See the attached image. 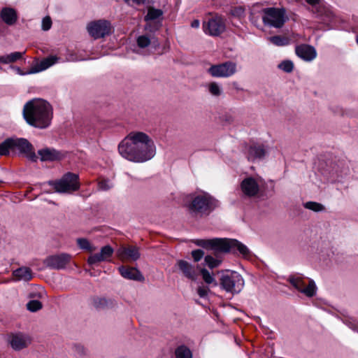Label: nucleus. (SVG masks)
<instances>
[{"mask_svg":"<svg viewBox=\"0 0 358 358\" xmlns=\"http://www.w3.org/2000/svg\"><path fill=\"white\" fill-rule=\"evenodd\" d=\"M176 358H192L191 350L185 345L178 346L175 351Z\"/></svg>","mask_w":358,"mask_h":358,"instance_id":"nucleus-27","label":"nucleus"},{"mask_svg":"<svg viewBox=\"0 0 358 358\" xmlns=\"http://www.w3.org/2000/svg\"><path fill=\"white\" fill-rule=\"evenodd\" d=\"M120 154L134 162H145L156 154L154 141L145 133L131 132L118 146Z\"/></svg>","mask_w":358,"mask_h":358,"instance_id":"nucleus-1","label":"nucleus"},{"mask_svg":"<svg viewBox=\"0 0 358 358\" xmlns=\"http://www.w3.org/2000/svg\"><path fill=\"white\" fill-rule=\"evenodd\" d=\"M113 187V184L109 179H103L98 182V188L101 191H108Z\"/></svg>","mask_w":358,"mask_h":358,"instance_id":"nucleus-37","label":"nucleus"},{"mask_svg":"<svg viewBox=\"0 0 358 358\" xmlns=\"http://www.w3.org/2000/svg\"><path fill=\"white\" fill-rule=\"evenodd\" d=\"M1 20L8 26L14 25L17 20L16 10L10 7H4L0 13Z\"/></svg>","mask_w":358,"mask_h":358,"instance_id":"nucleus-22","label":"nucleus"},{"mask_svg":"<svg viewBox=\"0 0 358 358\" xmlns=\"http://www.w3.org/2000/svg\"><path fill=\"white\" fill-rule=\"evenodd\" d=\"M264 13L262 21L265 25L275 28H281L286 22L285 10L274 7L262 10Z\"/></svg>","mask_w":358,"mask_h":358,"instance_id":"nucleus-7","label":"nucleus"},{"mask_svg":"<svg viewBox=\"0 0 358 358\" xmlns=\"http://www.w3.org/2000/svg\"><path fill=\"white\" fill-rule=\"evenodd\" d=\"M191 254L195 262H199L204 256V252L201 249L192 250Z\"/></svg>","mask_w":358,"mask_h":358,"instance_id":"nucleus-46","label":"nucleus"},{"mask_svg":"<svg viewBox=\"0 0 358 358\" xmlns=\"http://www.w3.org/2000/svg\"><path fill=\"white\" fill-rule=\"evenodd\" d=\"M120 275L125 279L143 282L145 280L141 272L135 267L121 266L118 268Z\"/></svg>","mask_w":358,"mask_h":358,"instance_id":"nucleus-17","label":"nucleus"},{"mask_svg":"<svg viewBox=\"0 0 358 358\" xmlns=\"http://www.w3.org/2000/svg\"><path fill=\"white\" fill-rule=\"evenodd\" d=\"M241 189L243 193L248 197H254L259 191V186L252 177H247L241 182Z\"/></svg>","mask_w":358,"mask_h":358,"instance_id":"nucleus-13","label":"nucleus"},{"mask_svg":"<svg viewBox=\"0 0 358 358\" xmlns=\"http://www.w3.org/2000/svg\"><path fill=\"white\" fill-rule=\"evenodd\" d=\"M59 60V57L55 55H50L40 62L37 63L35 66H32L28 71L27 73H36L44 71L49 67L56 64Z\"/></svg>","mask_w":358,"mask_h":358,"instance_id":"nucleus-20","label":"nucleus"},{"mask_svg":"<svg viewBox=\"0 0 358 358\" xmlns=\"http://www.w3.org/2000/svg\"><path fill=\"white\" fill-rule=\"evenodd\" d=\"M87 31L94 39L104 38L110 34V23L106 20H99L88 24Z\"/></svg>","mask_w":358,"mask_h":358,"instance_id":"nucleus-9","label":"nucleus"},{"mask_svg":"<svg viewBox=\"0 0 358 358\" xmlns=\"http://www.w3.org/2000/svg\"><path fill=\"white\" fill-rule=\"evenodd\" d=\"M245 10L242 6L233 8L230 10V14L236 17H241L244 15Z\"/></svg>","mask_w":358,"mask_h":358,"instance_id":"nucleus-44","label":"nucleus"},{"mask_svg":"<svg viewBox=\"0 0 358 358\" xmlns=\"http://www.w3.org/2000/svg\"><path fill=\"white\" fill-rule=\"evenodd\" d=\"M266 153L264 145L262 144L254 143L250 145L248 152V159L250 161L263 159Z\"/></svg>","mask_w":358,"mask_h":358,"instance_id":"nucleus-21","label":"nucleus"},{"mask_svg":"<svg viewBox=\"0 0 358 358\" xmlns=\"http://www.w3.org/2000/svg\"><path fill=\"white\" fill-rule=\"evenodd\" d=\"M348 326L350 329H351L352 330L355 331H357L358 329H357V327L355 324H354L353 322H348Z\"/></svg>","mask_w":358,"mask_h":358,"instance_id":"nucleus-53","label":"nucleus"},{"mask_svg":"<svg viewBox=\"0 0 358 358\" xmlns=\"http://www.w3.org/2000/svg\"><path fill=\"white\" fill-rule=\"evenodd\" d=\"M326 7L318 6L315 7L314 10H312L315 17L320 19L322 17L324 13L325 12Z\"/></svg>","mask_w":358,"mask_h":358,"instance_id":"nucleus-47","label":"nucleus"},{"mask_svg":"<svg viewBox=\"0 0 358 358\" xmlns=\"http://www.w3.org/2000/svg\"><path fill=\"white\" fill-rule=\"evenodd\" d=\"M212 239H196L194 241V243L203 248L207 249V250H211L212 248Z\"/></svg>","mask_w":358,"mask_h":358,"instance_id":"nucleus-41","label":"nucleus"},{"mask_svg":"<svg viewBox=\"0 0 358 358\" xmlns=\"http://www.w3.org/2000/svg\"><path fill=\"white\" fill-rule=\"evenodd\" d=\"M117 255L122 260L129 259L131 261H136L141 256L138 248L134 245L120 247L117 250Z\"/></svg>","mask_w":358,"mask_h":358,"instance_id":"nucleus-16","label":"nucleus"},{"mask_svg":"<svg viewBox=\"0 0 358 358\" xmlns=\"http://www.w3.org/2000/svg\"><path fill=\"white\" fill-rule=\"evenodd\" d=\"M91 303L96 310H102L111 308L113 301L110 299L94 296L91 298Z\"/></svg>","mask_w":358,"mask_h":358,"instance_id":"nucleus-23","label":"nucleus"},{"mask_svg":"<svg viewBox=\"0 0 358 358\" xmlns=\"http://www.w3.org/2000/svg\"><path fill=\"white\" fill-rule=\"evenodd\" d=\"M13 275L18 280L29 281L33 278L32 271L27 266H22L15 269L13 271Z\"/></svg>","mask_w":358,"mask_h":358,"instance_id":"nucleus-24","label":"nucleus"},{"mask_svg":"<svg viewBox=\"0 0 358 358\" xmlns=\"http://www.w3.org/2000/svg\"><path fill=\"white\" fill-rule=\"evenodd\" d=\"M225 29L224 20L220 16H215L203 24L205 33L213 36H220L225 31Z\"/></svg>","mask_w":358,"mask_h":358,"instance_id":"nucleus-11","label":"nucleus"},{"mask_svg":"<svg viewBox=\"0 0 358 358\" xmlns=\"http://www.w3.org/2000/svg\"><path fill=\"white\" fill-rule=\"evenodd\" d=\"M37 152L41 162L59 161L64 157V155L60 151L51 148L40 149Z\"/></svg>","mask_w":358,"mask_h":358,"instance_id":"nucleus-15","label":"nucleus"},{"mask_svg":"<svg viewBox=\"0 0 358 358\" xmlns=\"http://www.w3.org/2000/svg\"><path fill=\"white\" fill-rule=\"evenodd\" d=\"M113 251L114 250L110 245H105L101 248V251L99 252L100 256H101L102 258H104V261H107V259L112 256Z\"/></svg>","mask_w":358,"mask_h":358,"instance_id":"nucleus-39","label":"nucleus"},{"mask_svg":"<svg viewBox=\"0 0 358 358\" xmlns=\"http://www.w3.org/2000/svg\"><path fill=\"white\" fill-rule=\"evenodd\" d=\"M200 25V22L199 20H194L191 23V27L192 28H199Z\"/></svg>","mask_w":358,"mask_h":358,"instance_id":"nucleus-52","label":"nucleus"},{"mask_svg":"<svg viewBox=\"0 0 358 358\" xmlns=\"http://www.w3.org/2000/svg\"><path fill=\"white\" fill-rule=\"evenodd\" d=\"M231 240L229 238H213L212 248L215 254L229 253L231 251Z\"/></svg>","mask_w":358,"mask_h":358,"instance_id":"nucleus-18","label":"nucleus"},{"mask_svg":"<svg viewBox=\"0 0 358 358\" xmlns=\"http://www.w3.org/2000/svg\"><path fill=\"white\" fill-rule=\"evenodd\" d=\"M306 1L312 6H315L320 3V0H306Z\"/></svg>","mask_w":358,"mask_h":358,"instance_id":"nucleus-55","label":"nucleus"},{"mask_svg":"<svg viewBox=\"0 0 358 358\" xmlns=\"http://www.w3.org/2000/svg\"><path fill=\"white\" fill-rule=\"evenodd\" d=\"M269 41L275 45L284 46L289 43V39L287 37L281 36H273L269 38Z\"/></svg>","mask_w":358,"mask_h":358,"instance_id":"nucleus-32","label":"nucleus"},{"mask_svg":"<svg viewBox=\"0 0 358 358\" xmlns=\"http://www.w3.org/2000/svg\"><path fill=\"white\" fill-rule=\"evenodd\" d=\"M209 289L204 287H199L197 289V293L201 298H205L207 296Z\"/></svg>","mask_w":358,"mask_h":358,"instance_id":"nucleus-50","label":"nucleus"},{"mask_svg":"<svg viewBox=\"0 0 358 358\" xmlns=\"http://www.w3.org/2000/svg\"><path fill=\"white\" fill-rule=\"evenodd\" d=\"M136 41L138 46L141 48H145L150 44V38L145 35L138 36Z\"/></svg>","mask_w":358,"mask_h":358,"instance_id":"nucleus-43","label":"nucleus"},{"mask_svg":"<svg viewBox=\"0 0 358 358\" xmlns=\"http://www.w3.org/2000/svg\"><path fill=\"white\" fill-rule=\"evenodd\" d=\"M278 67L286 73H291L294 69V64L291 60H284L278 64Z\"/></svg>","mask_w":358,"mask_h":358,"instance_id":"nucleus-36","label":"nucleus"},{"mask_svg":"<svg viewBox=\"0 0 358 358\" xmlns=\"http://www.w3.org/2000/svg\"><path fill=\"white\" fill-rule=\"evenodd\" d=\"M23 117L28 124L38 129L47 128L52 118V108L45 100L35 99L27 101L23 108Z\"/></svg>","mask_w":358,"mask_h":358,"instance_id":"nucleus-2","label":"nucleus"},{"mask_svg":"<svg viewBox=\"0 0 358 358\" xmlns=\"http://www.w3.org/2000/svg\"><path fill=\"white\" fill-rule=\"evenodd\" d=\"M316 285L313 280H310L308 286H304L301 289V293L304 294L308 297H312L316 294Z\"/></svg>","mask_w":358,"mask_h":358,"instance_id":"nucleus-29","label":"nucleus"},{"mask_svg":"<svg viewBox=\"0 0 358 358\" xmlns=\"http://www.w3.org/2000/svg\"><path fill=\"white\" fill-rule=\"evenodd\" d=\"M45 293V292L43 290H42L41 292H38V294H31V296H37L38 298H41L42 297V295Z\"/></svg>","mask_w":358,"mask_h":358,"instance_id":"nucleus-56","label":"nucleus"},{"mask_svg":"<svg viewBox=\"0 0 358 358\" xmlns=\"http://www.w3.org/2000/svg\"><path fill=\"white\" fill-rule=\"evenodd\" d=\"M77 243L81 249H83V250H87L90 252H92L94 250L93 247L91 245L89 241L86 238H78Z\"/></svg>","mask_w":358,"mask_h":358,"instance_id":"nucleus-40","label":"nucleus"},{"mask_svg":"<svg viewBox=\"0 0 358 358\" xmlns=\"http://www.w3.org/2000/svg\"><path fill=\"white\" fill-rule=\"evenodd\" d=\"M11 67L15 69L16 70L17 73L21 76L28 74L27 72H23L20 67H15V66H11Z\"/></svg>","mask_w":358,"mask_h":358,"instance_id":"nucleus-54","label":"nucleus"},{"mask_svg":"<svg viewBox=\"0 0 358 358\" xmlns=\"http://www.w3.org/2000/svg\"><path fill=\"white\" fill-rule=\"evenodd\" d=\"M105 262L104 258L100 256V253H96L90 255L87 259V263L90 266L96 265L99 262Z\"/></svg>","mask_w":358,"mask_h":358,"instance_id":"nucleus-42","label":"nucleus"},{"mask_svg":"<svg viewBox=\"0 0 358 358\" xmlns=\"http://www.w3.org/2000/svg\"><path fill=\"white\" fill-rule=\"evenodd\" d=\"M288 281L295 289H296L300 292H301V289H303L305 286L304 282L300 278L289 277Z\"/></svg>","mask_w":358,"mask_h":358,"instance_id":"nucleus-35","label":"nucleus"},{"mask_svg":"<svg viewBox=\"0 0 358 358\" xmlns=\"http://www.w3.org/2000/svg\"><path fill=\"white\" fill-rule=\"evenodd\" d=\"M303 207L316 213L323 211L325 209L322 203L315 201L306 202L303 203Z\"/></svg>","mask_w":358,"mask_h":358,"instance_id":"nucleus-30","label":"nucleus"},{"mask_svg":"<svg viewBox=\"0 0 358 358\" xmlns=\"http://www.w3.org/2000/svg\"><path fill=\"white\" fill-rule=\"evenodd\" d=\"M130 0H125L127 3H129ZM136 5H142L145 3L148 0H131Z\"/></svg>","mask_w":358,"mask_h":358,"instance_id":"nucleus-51","label":"nucleus"},{"mask_svg":"<svg viewBox=\"0 0 358 358\" xmlns=\"http://www.w3.org/2000/svg\"><path fill=\"white\" fill-rule=\"evenodd\" d=\"M219 205L216 199L206 193L194 195L185 203L189 214L194 217H206Z\"/></svg>","mask_w":358,"mask_h":358,"instance_id":"nucleus-3","label":"nucleus"},{"mask_svg":"<svg viewBox=\"0 0 358 358\" xmlns=\"http://www.w3.org/2000/svg\"><path fill=\"white\" fill-rule=\"evenodd\" d=\"M295 52L299 57L308 62L313 60L317 56L315 48L306 44L296 46Z\"/></svg>","mask_w":358,"mask_h":358,"instance_id":"nucleus-19","label":"nucleus"},{"mask_svg":"<svg viewBox=\"0 0 358 358\" xmlns=\"http://www.w3.org/2000/svg\"><path fill=\"white\" fill-rule=\"evenodd\" d=\"M207 72L214 78H228L236 72V64L227 61L218 64H213L208 69Z\"/></svg>","mask_w":358,"mask_h":358,"instance_id":"nucleus-8","label":"nucleus"},{"mask_svg":"<svg viewBox=\"0 0 358 358\" xmlns=\"http://www.w3.org/2000/svg\"><path fill=\"white\" fill-rule=\"evenodd\" d=\"M357 332H358V330H357Z\"/></svg>","mask_w":358,"mask_h":358,"instance_id":"nucleus-59","label":"nucleus"},{"mask_svg":"<svg viewBox=\"0 0 358 358\" xmlns=\"http://www.w3.org/2000/svg\"><path fill=\"white\" fill-rule=\"evenodd\" d=\"M238 251L241 255L243 257H246L250 255V252L248 247L238 241L236 239L231 240V252L235 254L236 251Z\"/></svg>","mask_w":358,"mask_h":358,"instance_id":"nucleus-26","label":"nucleus"},{"mask_svg":"<svg viewBox=\"0 0 358 358\" xmlns=\"http://www.w3.org/2000/svg\"><path fill=\"white\" fill-rule=\"evenodd\" d=\"M332 17V12L329 8H326L325 12L324 13L322 17L320 18V20H322L324 22H327L331 21Z\"/></svg>","mask_w":358,"mask_h":358,"instance_id":"nucleus-49","label":"nucleus"},{"mask_svg":"<svg viewBox=\"0 0 358 358\" xmlns=\"http://www.w3.org/2000/svg\"><path fill=\"white\" fill-rule=\"evenodd\" d=\"M8 138L0 143V155H7L9 154Z\"/></svg>","mask_w":358,"mask_h":358,"instance_id":"nucleus-45","label":"nucleus"},{"mask_svg":"<svg viewBox=\"0 0 358 358\" xmlns=\"http://www.w3.org/2000/svg\"><path fill=\"white\" fill-rule=\"evenodd\" d=\"M25 54L24 52H11L8 55H5L0 56V63L7 64L10 63H14L17 60H20L22 58L23 55Z\"/></svg>","mask_w":358,"mask_h":358,"instance_id":"nucleus-25","label":"nucleus"},{"mask_svg":"<svg viewBox=\"0 0 358 358\" xmlns=\"http://www.w3.org/2000/svg\"><path fill=\"white\" fill-rule=\"evenodd\" d=\"M208 91L213 95L218 96L222 94L220 86L215 82H212L208 85Z\"/></svg>","mask_w":358,"mask_h":358,"instance_id":"nucleus-38","label":"nucleus"},{"mask_svg":"<svg viewBox=\"0 0 358 358\" xmlns=\"http://www.w3.org/2000/svg\"><path fill=\"white\" fill-rule=\"evenodd\" d=\"M163 15V12L160 9L155 8H150L148 10V13L145 17V20H155L158 19Z\"/></svg>","mask_w":358,"mask_h":358,"instance_id":"nucleus-31","label":"nucleus"},{"mask_svg":"<svg viewBox=\"0 0 358 358\" xmlns=\"http://www.w3.org/2000/svg\"><path fill=\"white\" fill-rule=\"evenodd\" d=\"M71 256L66 253H61L59 255H50L47 257L44 261V264L55 270L63 269L70 262Z\"/></svg>","mask_w":358,"mask_h":358,"instance_id":"nucleus-10","label":"nucleus"},{"mask_svg":"<svg viewBox=\"0 0 358 358\" xmlns=\"http://www.w3.org/2000/svg\"><path fill=\"white\" fill-rule=\"evenodd\" d=\"M200 273L204 282L208 285H213V286H217L218 283L212 274L206 268H201Z\"/></svg>","mask_w":358,"mask_h":358,"instance_id":"nucleus-28","label":"nucleus"},{"mask_svg":"<svg viewBox=\"0 0 358 358\" xmlns=\"http://www.w3.org/2000/svg\"><path fill=\"white\" fill-rule=\"evenodd\" d=\"M9 151H17L19 155H24L29 160L36 162L38 157L32 144L24 138H8Z\"/></svg>","mask_w":358,"mask_h":358,"instance_id":"nucleus-6","label":"nucleus"},{"mask_svg":"<svg viewBox=\"0 0 358 358\" xmlns=\"http://www.w3.org/2000/svg\"><path fill=\"white\" fill-rule=\"evenodd\" d=\"M8 342L13 350L19 351L27 348L30 344L31 340L28 336L18 332L10 334Z\"/></svg>","mask_w":358,"mask_h":358,"instance_id":"nucleus-12","label":"nucleus"},{"mask_svg":"<svg viewBox=\"0 0 358 358\" xmlns=\"http://www.w3.org/2000/svg\"><path fill=\"white\" fill-rule=\"evenodd\" d=\"M3 182V181L1 180H0V184H1Z\"/></svg>","mask_w":358,"mask_h":358,"instance_id":"nucleus-58","label":"nucleus"},{"mask_svg":"<svg viewBox=\"0 0 358 358\" xmlns=\"http://www.w3.org/2000/svg\"><path fill=\"white\" fill-rule=\"evenodd\" d=\"M52 20L50 17L45 16L42 20V29L43 31H48L51 28Z\"/></svg>","mask_w":358,"mask_h":358,"instance_id":"nucleus-48","label":"nucleus"},{"mask_svg":"<svg viewBox=\"0 0 358 358\" xmlns=\"http://www.w3.org/2000/svg\"><path fill=\"white\" fill-rule=\"evenodd\" d=\"M204 262L205 264L210 269L218 267L222 263L220 259H215L211 255H206Z\"/></svg>","mask_w":358,"mask_h":358,"instance_id":"nucleus-33","label":"nucleus"},{"mask_svg":"<svg viewBox=\"0 0 358 358\" xmlns=\"http://www.w3.org/2000/svg\"><path fill=\"white\" fill-rule=\"evenodd\" d=\"M220 278V285L227 292L238 294L244 287V280L242 275L234 271H222Z\"/></svg>","mask_w":358,"mask_h":358,"instance_id":"nucleus-4","label":"nucleus"},{"mask_svg":"<svg viewBox=\"0 0 358 358\" xmlns=\"http://www.w3.org/2000/svg\"><path fill=\"white\" fill-rule=\"evenodd\" d=\"M26 306L27 310L32 313L37 312L43 308L42 303L38 300H31L27 303Z\"/></svg>","mask_w":358,"mask_h":358,"instance_id":"nucleus-34","label":"nucleus"},{"mask_svg":"<svg viewBox=\"0 0 358 358\" xmlns=\"http://www.w3.org/2000/svg\"><path fill=\"white\" fill-rule=\"evenodd\" d=\"M48 185L52 186L58 193H71L80 188L79 176L68 172L59 180H50Z\"/></svg>","mask_w":358,"mask_h":358,"instance_id":"nucleus-5","label":"nucleus"},{"mask_svg":"<svg viewBox=\"0 0 358 358\" xmlns=\"http://www.w3.org/2000/svg\"><path fill=\"white\" fill-rule=\"evenodd\" d=\"M356 41H357V44H358V36L357 37Z\"/></svg>","mask_w":358,"mask_h":358,"instance_id":"nucleus-57","label":"nucleus"},{"mask_svg":"<svg viewBox=\"0 0 358 358\" xmlns=\"http://www.w3.org/2000/svg\"><path fill=\"white\" fill-rule=\"evenodd\" d=\"M176 266L186 278L191 280H196L198 273L194 265L185 260L180 259L177 261Z\"/></svg>","mask_w":358,"mask_h":358,"instance_id":"nucleus-14","label":"nucleus"}]
</instances>
